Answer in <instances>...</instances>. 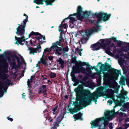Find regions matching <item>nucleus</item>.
<instances>
[{"mask_svg":"<svg viewBox=\"0 0 129 129\" xmlns=\"http://www.w3.org/2000/svg\"><path fill=\"white\" fill-rule=\"evenodd\" d=\"M10 115L9 116H8V117H7V118L9 120L11 121H13V119L12 118H10Z\"/></svg>","mask_w":129,"mask_h":129,"instance_id":"obj_50","label":"nucleus"},{"mask_svg":"<svg viewBox=\"0 0 129 129\" xmlns=\"http://www.w3.org/2000/svg\"><path fill=\"white\" fill-rule=\"evenodd\" d=\"M40 62H41L43 65L45 66L46 65L47 63V61L43 59H42L41 60Z\"/></svg>","mask_w":129,"mask_h":129,"instance_id":"obj_44","label":"nucleus"},{"mask_svg":"<svg viewBox=\"0 0 129 129\" xmlns=\"http://www.w3.org/2000/svg\"><path fill=\"white\" fill-rule=\"evenodd\" d=\"M111 114L110 111H107L104 114L106 117H108Z\"/></svg>","mask_w":129,"mask_h":129,"instance_id":"obj_46","label":"nucleus"},{"mask_svg":"<svg viewBox=\"0 0 129 129\" xmlns=\"http://www.w3.org/2000/svg\"><path fill=\"white\" fill-rule=\"evenodd\" d=\"M91 14L90 11H85L84 12L82 16L83 18H86L88 17Z\"/></svg>","mask_w":129,"mask_h":129,"instance_id":"obj_25","label":"nucleus"},{"mask_svg":"<svg viewBox=\"0 0 129 129\" xmlns=\"http://www.w3.org/2000/svg\"><path fill=\"white\" fill-rule=\"evenodd\" d=\"M11 56L12 58L14 57H15L17 60L18 63V66H17L16 64V62L14 61L15 59L13 58V63H12L11 64L12 68L13 69H15V70L17 69L18 68H19L20 67L21 65V64L22 63H24L25 64H26V63H25V61L22 56H21V57L22 62L21 61H20L19 58L15 54H14L13 55H11Z\"/></svg>","mask_w":129,"mask_h":129,"instance_id":"obj_7","label":"nucleus"},{"mask_svg":"<svg viewBox=\"0 0 129 129\" xmlns=\"http://www.w3.org/2000/svg\"><path fill=\"white\" fill-rule=\"evenodd\" d=\"M28 22V19H24L23 21V25H22V27H23L24 28H25L26 23L27 22Z\"/></svg>","mask_w":129,"mask_h":129,"instance_id":"obj_37","label":"nucleus"},{"mask_svg":"<svg viewBox=\"0 0 129 129\" xmlns=\"http://www.w3.org/2000/svg\"><path fill=\"white\" fill-rule=\"evenodd\" d=\"M62 24L61 23V24H60L58 27L61 30L63 29V27H64V29H66L67 28L66 26L67 24L64 23L63 25H62Z\"/></svg>","mask_w":129,"mask_h":129,"instance_id":"obj_34","label":"nucleus"},{"mask_svg":"<svg viewBox=\"0 0 129 129\" xmlns=\"http://www.w3.org/2000/svg\"><path fill=\"white\" fill-rule=\"evenodd\" d=\"M21 37H17L16 36L15 37V40H16L15 43V44H20L23 45H24V43L25 40L27 39H25L24 36V35L22 36Z\"/></svg>","mask_w":129,"mask_h":129,"instance_id":"obj_13","label":"nucleus"},{"mask_svg":"<svg viewBox=\"0 0 129 129\" xmlns=\"http://www.w3.org/2000/svg\"><path fill=\"white\" fill-rule=\"evenodd\" d=\"M122 89L121 91V93L125 95H126V92L124 90L123 86H122Z\"/></svg>","mask_w":129,"mask_h":129,"instance_id":"obj_47","label":"nucleus"},{"mask_svg":"<svg viewBox=\"0 0 129 129\" xmlns=\"http://www.w3.org/2000/svg\"><path fill=\"white\" fill-rule=\"evenodd\" d=\"M127 46H125L124 48V51L125 52H127L129 50V43H127Z\"/></svg>","mask_w":129,"mask_h":129,"instance_id":"obj_36","label":"nucleus"},{"mask_svg":"<svg viewBox=\"0 0 129 129\" xmlns=\"http://www.w3.org/2000/svg\"><path fill=\"white\" fill-rule=\"evenodd\" d=\"M77 81L80 82L82 85H79L78 87L74 89V91L76 93V99L79 101L81 99L82 96H86L88 97L91 94L90 91L88 90L84 89L83 86L88 87L91 88L93 87L94 84L93 82H90L88 81L83 82L81 80H77Z\"/></svg>","mask_w":129,"mask_h":129,"instance_id":"obj_2","label":"nucleus"},{"mask_svg":"<svg viewBox=\"0 0 129 129\" xmlns=\"http://www.w3.org/2000/svg\"><path fill=\"white\" fill-rule=\"evenodd\" d=\"M106 43L107 45H109L111 44V40H113L115 42H116L118 41L116 38L114 37H112L109 39H106Z\"/></svg>","mask_w":129,"mask_h":129,"instance_id":"obj_18","label":"nucleus"},{"mask_svg":"<svg viewBox=\"0 0 129 129\" xmlns=\"http://www.w3.org/2000/svg\"><path fill=\"white\" fill-rule=\"evenodd\" d=\"M71 63H74L76 62V57L74 56V57L72 58L71 59Z\"/></svg>","mask_w":129,"mask_h":129,"instance_id":"obj_39","label":"nucleus"},{"mask_svg":"<svg viewBox=\"0 0 129 129\" xmlns=\"http://www.w3.org/2000/svg\"><path fill=\"white\" fill-rule=\"evenodd\" d=\"M46 86L45 85H43L41 86L40 87L38 90V92L39 93H41L43 92L44 91H46L47 89L46 88Z\"/></svg>","mask_w":129,"mask_h":129,"instance_id":"obj_19","label":"nucleus"},{"mask_svg":"<svg viewBox=\"0 0 129 129\" xmlns=\"http://www.w3.org/2000/svg\"><path fill=\"white\" fill-rule=\"evenodd\" d=\"M87 79V77L86 76H85L82 79V80L83 81H85Z\"/></svg>","mask_w":129,"mask_h":129,"instance_id":"obj_55","label":"nucleus"},{"mask_svg":"<svg viewBox=\"0 0 129 129\" xmlns=\"http://www.w3.org/2000/svg\"><path fill=\"white\" fill-rule=\"evenodd\" d=\"M81 13H83L82 8L81 6H78L77 9V13H74L73 16H76L77 17L79 18L81 15Z\"/></svg>","mask_w":129,"mask_h":129,"instance_id":"obj_15","label":"nucleus"},{"mask_svg":"<svg viewBox=\"0 0 129 129\" xmlns=\"http://www.w3.org/2000/svg\"><path fill=\"white\" fill-rule=\"evenodd\" d=\"M112 100H114L115 103V104L117 106H121V103L120 102H119L118 100H115L114 98H113Z\"/></svg>","mask_w":129,"mask_h":129,"instance_id":"obj_31","label":"nucleus"},{"mask_svg":"<svg viewBox=\"0 0 129 129\" xmlns=\"http://www.w3.org/2000/svg\"><path fill=\"white\" fill-rule=\"evenodd\" d=\"M77 51H80L81 52V51H82L83 49H79L77 47L75 49V53H77Z\"/></svg>","mask_w":129,"mask_h":129,"instance_id":"obj_48","label":"nucleus"},{"mask_svg":"<svg viewBox=\"0 0 129 129\" xmlns=\"http://www.w3.org/2000/svg\"><path fill=\"white\" fill-rule=\"evenodd\" d=\"M110 49H107L105 51L106 53L109 55H112L113 54L110 52Z\"/></svg>","mask_w":129,"mask_h":129,"instance_id":"obj_41","label":"nucleus"},{"mask_svg":"<svg viewBox=\"0 0 129 129\" xmlns=\"http://www.w3.org/2000/svg\"><path fill=\"white\" fill-rule=\"evenodd\" d=\"M62 33H60V36L59 37V39H64L63 38V37H62Z\"/></svg>","mask_w":129,"mask_h":129,"instance_id":"obj_59","label":"nucleus"},{"mask_svg":"<svg viewBox=\"0 0 129 129\" xmlns=\"http://www.w3.org/2000/svg\"><path fill=\"white\" fill-rule=\"evenodd\" d=\"M110 112L111 113H115V110L114 109H113V110H111V111H110Z\"/></svg>","mask_w":129,"mask_h":129,"instance_id":"obj_62","label":"nucleus"},{"mask_svg":"<svg viewBox=\"0 0 129 129\" xmlns=\"http://www.w3.org/2000/svg\"><path fill=\"white\" fill-rule=\"evenodd\" d=\"M33 39H34L35 40V41H33V42L34 43H36V41L37 40H40V39H41V37H35L34 38L32 37Z\"/></svg>","mask_w":129,"mask_h":129,"instance_id":"obj_43","label":"nucleus"},{"mask_svg":"<svg viewBox=\"0 0 129 129\" xmlns=\"http://www.w3.org/2000/svg\"><path fill=\"white\" fill-rule=\"evenodd\" d=\"M33 82L32 80H30V79H28L27 81V87L31 88V83Z\"/></svg>","mask_w":129,"mask_h":129,"instance_id":"obj_33","label":"nucleus"},{"mask_svg":"<svg viewBox=\"0 0 129 129\" xmlns=\"http://www.w3.org/2000/svg\"><path fill=\"white\" fill-rule=\"evenodd\" d=\"M100 66V69L104 71L109 70H110L111 73L113 74V76L116 79H117L119 76V74L121 75V73L120 70H118L111 67V65L109 64L107 62H105V64H103L101 62L98 63L96 67H98Z\"/></svg>","mask_w":129,"mask_h":129,"instance_id":"obj_3","label":"nucleus"},{"mask_svg":"<svg viewBox=\"0 0 129 129\" xmlns=\"http://www.w3.org/2000/svg\"><path fill=\"white\" fill-rule=\"evenodd\" d=\"M57 62H59V64H60L61 68L62 69L64 67V62L63 60L60 57L59 58L58 60H57Z\"/></svg>","mask_w":129,"mask_h":129,"instance_id":"obj_23","label":"nucleus"},{"mask_svg":"<svg viewBox=\"0 0 129 129\" xmlns=\"http://www.w3.org/2000/svg\"><path fill=\"white\" fill-rule=\"evenodd\" d=\"M47 0H35L34 1V2L36 3L38 5H43V1H44L46 5V3H48V1H46Z\"/></svg>","mask_w":129,"mask_h":129,"instance_id":"obj_21","label":"nucleus"},{"mask_svg":"<svg viewBox=\"0 0 129 129\" xmlns=\"http://www.w3.org/2000/svg\"><path fill=\"white\" fill-rule=\"evenodd\" d=\"M92 15L94 17H96L98 18L97 23H100L102 19L103 21L105 22L108 21L111 16V14H108L107 13H104L100 12L98 13L96 12L95 14H92Z\"/></svg>","mask_w":129,"mask_h":129,"instance_id":"obj_5","label":"nucleus"},{"mask_svg":"<svg viewBox=\"0 0 129 129\" xmlns=\"http://www.w3.org/2000/svg\"><path fill=\"white\" fill-rule=\"evenodd\" d=\"M17 25H19L16 28L17 31L16 33L18 35H20V36L23 35L25 33V28L22 26V23L20 25L18 24Z\"/></svg>","mask_w":129,"mask_h":129,"instance_id":"obj_12","label":"nucleus"},{"mask_svg":"<svg viewBox=\"0 0 129 129\" xmlns=\"http://www.w3.org/2000/svg\"><path fill=\"white\" fill-rule=\"evenodd\" d=\"M30 34L31 36L34 35L35 32L32 31L30 33Z\"/></svg>","mask_w":129,"mask_h":129,"instance_id":"obj_63","label":"nucleus"},{"mask_svg":"<svg viewBox=\"0 0 129 129\" xmlns=\"http://www.w3.org/2000/svg\"><path fill=\"white\" fill-rule=\"evenodd\" d=\"M73 14H71L68 17L63 19L62 21L61 22V23L63 24V23L64 22L65 20L69 19L71 21V23L72 24L74 25H75V22L77 21L76 19L71 17V16H73Z\"/></svg>","mask_w":129,"mask_h":129,"instance_id":"obj_17","label":"nucleus"},{"mask_svg":"<svg viewBox=\"0 0 129 129\" xmlns=\"http://www.w3.org/2000/svg\"><path fill=\"white\" fill-rule=\"evenodd\" d=\"M34 35L37 36H41L42 35L40 34L38 32H35V35Z\"/></svg>","mask_w":129,"mask_h":129,"instance_id":"obj_54","label":"nucleus"},{"mask_svg":"<svg viewBox=\"0 0 129 129\" xmlns=\"http://www.w3.org/2000/svg\"><path fill=\"white\" fill-rule=\"evenodd\" d=\"M74 68V67L72 69V71L71 73V75L72 78V80L74 82H75L76 83V78L75 75V74H76V73H75L73 71V70Z\"/></svg>","mask_w":129,"mask_h":129,"instance_id":"obj_20","label":"nucleus"},{"mask_svg":"<svg viewBox=\"0 0 129 129\" xmlns=\"http://www.w3.org/2000/svg\"><path fill=\"white\" fill-rule=\"evenodd\" d=\"M82 114L80 112L76 114L75 115L77 117L78 120L80 119L82 120L83 119L82 117Z\"/></svg>","mask_w":129,"mask_h":129,"instance_id":"obj_27","label":"nucleus"},{"mask_svg":"<svg viewBox=\"0 0 129 129\" xmlns=\"http://www.w3.org/2000/svg\"><path fill=\"white\" fill-rule=\"evenodd\" d=\"M113 102V101L111 100H108L107 101V103H109V105H111L112 103Z\"/></svg>","mask_w":129,"mask_h":129,"instance_id":"obj_49","label":"nucleus"},{"mask_svg":"<svg viewBox=\"0 0 129 129\" xmlns=\"http://www.w3.org/2000/svg\"><path fill=\"white\" fill-rule=\"evenodd\" d=\"M69 49L68 46H66L64 47H63V46L62 48V53H64L66 52H68L69 51Z\"/></svg>","mask_w":129,"mask_h":129,"instance_id":"obj_32","label":"nucleus"},{"mask_svg":"<svg viewBox=\"0 0 129 129\" xmlns=\"http://www.w3.org/2000/svg\"><path fill=\"white\" fill-rule=\"evenodd\" d=\"M87 40L86 37L83 36V38H81L80 41L82 44H84L86 42Z\"/></svg>","mask_w":129,"mask_h":129,"instance_id":"obj_29","label":"nucleus"},{"mask_svg":"<svg viewBox=\"0 0 129 129\" xmlns=\"http://www.w3.org/2000/svg\"><path fill=\"white\" fill-rule=\"evenodd\" d=\"M55 0H47L46 1L48 2V3H46V6H48L49 5H52V3H53Z\"/></svg>","mask_w":129,"mask_h":129,"instance_id":"obj_35","label":"nucleus"},{"mask_svg":"<svg viewBox=\"0 0 129 129\" xmlns=\"http://www.w3.org/2000/svg\"><path fill=\"white\" fill-rule=\"evenodd\" d=\"M24 16H25L26 17V19H28V16L26 14L24 13L23 15Z\"/></svg>","mask_w":129,"mask_h":129,"instance_id":"obj_64","label":"nucleus"},{"mask_svg":"<svg viewBox=\"0 0 129 129\" xmlns=\"http://www.w3.org/2000/svg\"><path fill=\"white\" fill-rule=\"evenodd\" d=\"M112 123H110L109 124L108 127L110 129H112L113 128V127L112 126Z\"/></svg>","mask_w":129,"mask_h":129,"instance_id":"obj_51","label":"nucleus"},{"mask_svg":"<svg viewBox=\"0 0 129 129\" xmlns=\"http://www.w3.org/2000/svg\"><path fill=\"white\" fill-rule=\"evenodd\" d=\"M43 93V94L44 97H47V93H46V91H44L43 92H42Z\"/></svg>","mask_w":129,"mask_h":129,"instance_id":"obj_53","label":"nucleus"},{"mask_svg":"<svg viewBox=\"0 0 129 129\" xmlns=\"http://www.w3.org/2000/svg\"><path fill=\"white\" fill-rule=\"evenodd\" d=\"M78 62H82L80 61H76L75 63L76 67H74V68L73 69V71L75 73H79L80 72L83 74L86 73L87 75H88V73H87L85 72L86 69L84 67H82V66H79Z\"/></svg>","mask_w":129,"mask_h":129,"instance_id":"obj_8","label":"nucleus"},{"mask_svg":"<svg viewBox=\"0 0 129 129\" xmlns=\"http://www.w3.org/2000/svg\"><path fill=\"white\" fill-rule=\"evenodd\" d=\"M79 66H84L85 65L87 67L86 68V70L88 72H91V71L93 69V68L90 65H89L88 63L86 62H78Z\"/></svg>","mask_w":129,"mask_h":129,"instance_id":"obj_14","label":"nucleus"},{"mask_svg":"<svg viewBox=\"0 0 129 129\" xmlns=\"http://www.w3.org/2000/svg\"><path fill=\"white\" fill-rule=\"evenodd\" d=\"M39 43H38V45L37 46H40L41 48V45H42L43 43H45L46 42L45 41H43L42 40H38Z\"/></svg>","mask_w":129,"mask_h":129,"instance_id":"obj_42","label":"nucleus"},{"mask_svg":"<svg viewBox=\"0 0 129 129\" xmlns=\"http://www.w3.org/2000/svg\"><path fill=\"white\" fill-rule=\"evenodd\" d=\"M28 50L29 51V53L34 55L35 53H37L38 52L40 53L41 52V48L40 46H37L36 48L29 47Z\"/></svg>","mask_w":129,"mask_h":129,"instance_id":"obj_10","label":"nucleus"},{"mask_svg":"<svg viewBox=\"0 0 129 129\" xmlns=\"http://www.w3.org/2000/svg\"><path fill=\"white\" fill-rule=\"evenodd\" d=\"M124 126L125 127V129H126L128 127V124L127 123H125L124 125Z\"/></svg>","mask_w":129,"mask_h":129,"instance_id":"obj_58","label":"nucleus"},{"mask_svg":"<svg viewBox=\"0 0 129 129\" xmlns=\"http://www.w3.org/2000/svg\"><path fill=\"white\" fill-rule=\"evenodd\" d=\"M105 119L104 118V117H103L97 118L95 120L92 121V122L91 123V127L93 128L94 127H96L99 126L100 127V128L101 126L100 125L99 123L100 121H102L103 120H104Z\"/></svg>","mask_w":129,"mask_h":129,"instance_id":"obj_11","label":"nucleus"},{"mask_svg":"<svg viewBox=\"0 0 129 129\" xmlns=\"http://www.w3.org/2000/svg\"><path fill=\"white\" fill-rule=\"evenodd\" d=\"M57 44L55 43H52V48L53 49V50L55 51V53L56 54H57L58 55H60L62 53V48L63 45H60V47H58Z\"/></svg>","mask_w":129,"mask_h":129,"instance_id":"obj_9","label":"nucleus"},{"mask_svg":"<svg viewBox=\"0 0 129 129\" xmlns=\"http://www.w3.org/2000/svg\"><path fill=\"white\" fill-rule=\"evenodd\" d=\"M91 93L90 96L88 97L86 96H82V98L80 101V104L79 105L78 104V106L80 105V106L78 107H76V104H78V102L76 103V102H74L73 104L75 105V107L73 108H69L68 109L69 112L68 113L70 112L71 114H73L74 113L77 112L79 111L80 110L83 109V108H85L87 106L89 105L90 104H91L92 103L91 101L94 102L95 104L97 102V99L99 96V93L94 92L93 93L92 95H91Z\"/></svg>","mask_w":129,"mask_h":129,"instance_id":"obj_1","label":"nucleus"},{"mask_svg":"<svg viewBox=\"0 0 129 129\" xmlns=\"http://www.w3.org/2000/svg\"><path fill=\"white\" fill-rule=\"evenodd\" d=\"M53 57L52 56H49L48 59L50 60H52L53 59Z\"/></svg>","mask_w":129,"mask_h":129,"instance_id":"obj_56","label":"nucleus"},{"mask_svg":"<svg viewBox=\"0 0 129 129\" xmlns=\"http://www.w3.org/2000/svg\"><path fill=\"white\" fill-rule=\"evenodd\" d=\"M11 81L7 79L6 81L0 83V98L3 97L4 93H6L9 86L11 84Z\"/></svg>","mask_w":129,"mask_h":129,"instance_id":"obj_6","label":"nucleus"},{"mask_svg":"<svg viewBox=\"0 0 129 129\" xmlns=\"http://www.w3.org/2000/svg\"><path fill=\"white\" fill-rule=\"evenodd\" d=\"M30 43L31 44V46H35L36 45L35 43H34V44L33 43L31 39L30 41Z\"/></svg>","mask_w":129,"mask_h":129,"instance_id":"obj_52","label":"nucleus"},{"mask_svg":"<svg viewBox=\"0 0 129 129\" xmlns=\"http://www.w3.org/2000/svg\"><path fill=\"white\" fill-rule=\"evenodd\" d=\"M117 41V46L118 47H120L122 44H124L127 43L125 42H123L121 41Z\"/></svg>","mask_w":129,"mask_h":129,"instance_id":"obj_30","label":"nucleus"},{"mask_svg":"<svg viewBox=\"0 0 129 129\" xmlns=\"http://www.w3.org/2000/svg\"><path fill=\"white\" fill-rule=\"evenodd\" d=\"M52 46L49 48H47L45 49L43 52V55H44L46 52H51L52 50L53 51V49L52 48Z\"/></svg>","mask_w":129,"mask_h":129,"instance_id":"obj_26","label":"nucleus"},{"mask_svg":"<svg viewBox=\"0 0 129 129\" xmlns=\"http://www.w3.org/2000/svg\"><path fill=\"white\" fill-rule=\"evenodd\" d=\"M64 40V39H59L58 41H57L53 43H55L56 44H57L58 45L60 46L62 44L61 43L63 42Z\"/></svg>","mask_w":129,"mask_h":129,"instance_id":"obj_28","label":"nucleus"},{"mask_svg":"<svg viewBox=\"0 0 129 129\" xmlns=\"http://www.w3.org/2000/svg\"><path fill=\"white\" fill-rule=\"evenodd\" d=\"M125 122H128L129 121V118H126L125 119V120L124 121Z\"/></svg>","mask_w":129,"mask_h":129,"instance_id":"obj_57","label":"nucleus"},{"mask_svg":"<svg viewBox=\"0 0 129 129\" xmlns=\"http://www.w3.org/2000/svg\"><path fill=\"white\" fill-rule=\"evenodd\" d=\"M94 28L90 29H89L88 30V34L90 35L92 34L93 32L94 31H97L99 30V28L98 27L95 28V27H94Z\"/></svg>","mask_w":129,"mask_h":129,"instance_id":"obj_22","label":"nucleus"},{"mask_svg":"<svg viewBox=\"0 0 129 129\" xmlns=\"http://www.w3.org/2000/svg\"><path fill=\"white\" fill-rule=\"evenodd\" d=\"M115 114L121 117H123V113L121 112L117 111L115 113Z\"/></svg>","mask_w":129,"mask_h":129,"instance_id":"obj_45","label":"nucleus"},{"mask_svg":"<svg viewBox=\"0 0 129 129\" xmlns=\"http://www.w3.org/2000/svg\"><path fill=\"white\" fill-rule=\"evenodd\" d=\"M49 76L51 78H53L56 77V75L55 73L51 72L49 75Z\"/></svg>","mask_w":129,"mask_h":129,"instance_id":"obj_38","label":"nucleus"},{"mask_svg":"<svg viewBox=\"0 0 129 129\" xmlns=\"http://www.w3.org/2000/svg\"><path fill=\"white\" fill-rule=\"evenodd\" d=\"M106 39H101L100 40V41L102 43H104Z\"/></svg>","mask_w":129,"mask_h":129,"instance_id":"obj_60","label":"nucleus"},{"mask_svg":"<svg viewBox=\"0 0 129 129\" xmlns=\"http://www.w3.org/2000/svg\"><path fill=\"white\" fill-rule=\"evenodd\" d=\"M8 76L5 73L1 74L0 75V78L1 80L3 81L2 82L4 81H6L7 78Z\"/></svg>","mask_w":129,"mask_h":129,"instance_id":"obj_24","label":"nucleus"},{"mask_svg":"<svg viewBox=\"0 0 129 129\" xmlns=\"http://www.w3.org/2000/svg\"><path fill=\"white\" fill-rule=\"evenodd\" d=\"M10 53L8 51L4 53V54L0 55L1 67L4 72L7 73L8 71V68L9 67L8 63L7 62V55H9Z\"/></svg>","mask_w":129,"mask_h":129,"instance_id":"obj_4","label":"nucleus"},{"mask_svg":"<svg viewBox=\"0 0 129 129\" xmlns=\"http://www.w3.org/2000/svg\"><path fill=\"white\" fill-rule=\"evenodd\" d=\"M40 37H41V39L42 38H43V40H45V36H43L42 35V36H40Z\"/></svg>","mask_w":129,"mask_h":129,"instance_id":"obj_61","label":"nucleus"},{"mask_svg":"<svg viewBox=\"0 0 129 129\" xmlns=\"http://www.w3.org/2000/svg\"><path fill=\"white\" fill-rule=\"evenodd\" d=\"M58 107V106H56L55 107L53 108L52 109V111H53V114H56V113L55 112L56 111L57 109V108Z\"/></svg>","mask_w":129,"mask_h":129,"instance_id":"obj_40","label":"nucleus"},{"mask_svg":"<svg viewBox=\"0 0 129 129\" xmlns=\"http://www.w3.org/2000/svg\"><path fill=\"white\" fill-rule=\"evenodd\" d=\"M99 44L100 43L99 42L95 43L92 44L90 46V48L92 49V50L93 51L98 50L100 48Z\"/></svg>","mask_w":129,"mask_h":129,"instance_id":"obj_16","label":"nucleus"}]
</instances>
